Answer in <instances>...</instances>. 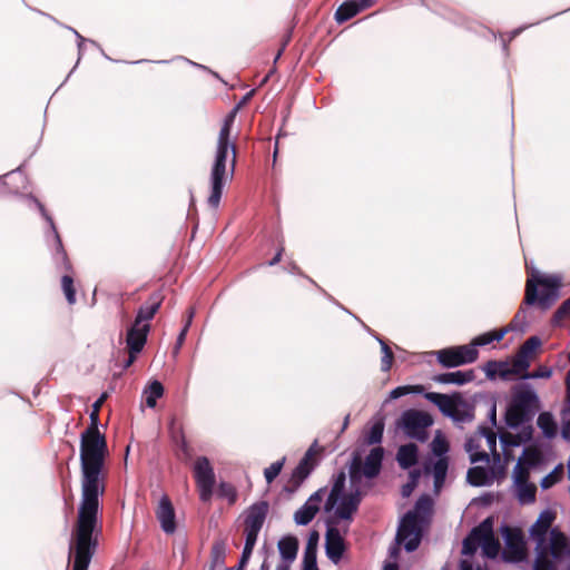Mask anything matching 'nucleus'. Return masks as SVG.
I'll use <instances>...</instances> for the list:
<instances>
[{"mask_svg": "<svg viewBox=\"0 0 570 570\" xmlns=\"http://www.w3.org/2000/svg\"><path fill=\"white\" fill-rule=\"evenodd\" d=\"M61 287L65 293L67 302L72 305L76 303V288L73 279L69 275H63L61 278Z\"/></svg>", "mask_w": 570, "mask_h": 570, "instance_id": "nucleus-40", "label": "nucleus"}, {"mask_svg": "<svg viewBox=\"0 0 570 570\" xmlns=\"http://www.w3.org/2000/svg\"><path fill=\"white\" fill-rule=\"evenodd\" d=\"M541 340L538 336H530L519 348L518 353L530 362L541 346Z\"/></svg>", "mask_w": 570, "mask_h": 570, "instance_id": "nucleus-34", "label": "nucleus"}, {"mask_svg": "<svg viewBox=\"0 0 570 570\" xmlns=\"http://www.w3.org/2000/svg\"><path fill=\"white\" fill-rule=\"evenodd\" d=\"M552 375V371L548 366H539L533 372H525L521 375V379H549Z\"/></svg>", "mask_w": 570, "mask_h": 570, "instance_id": "nucleus-51", "label": "nucleus"}, {"mask_svg": "<svg viewBox=\"0 0 570 570\" xmlns=\"http://www.w3.org/2000/svg\"><path fill=\"white\" fill-rule=\"evenodd\" d=\"M238 109L239 106H236L226 115L218 134L215 159L210 169V194L207 198L208 205L214 209L219 206L226 181L235 173L237 147L230 140V135Z\"/></svg>", "mask_w": 570, "mask_h": 570, "instance_id": "nucleus-2", "label": "nucleus"}, {"mask_svg": "<svg viewBox=\"0 0 570 570\" xmlns=\"http://www.w3.org/2000/svg\"><path fill=\"white\" fill-rule=\"evenodd\" d=\"M529 366L530 362L528 358L517 353L512 364H509V372H511V376L519 375L521 377L522 374L528 372Z\"/></svg>", "mask_w": 570, "mask_h": 570, "instance_id": "nucleus-39", "label": "nucleus"}, {"mask_svg": "<svg viewBox=\"0 0 570 570\" xmlns=\"http://www.w3.org/2000/svg\"><path fill=\"white\" fill-rule=\"evenodd\" d=\"M556 520V512L550 510L542 511L537 521L530 528V535L537 542L535 552L548 551L546 546V535Z\"/></svg>", "mask_w": 570, "mask_h": 570, "instance_id": "nucleus-15", "label": "nucleus"}, {"mask_svg": "<svg viewBox=\"0 0 570 570\" xmlns=\"http://www.w3.org/2000/svg\"><path fill=\"white\" fill-rule=\"evenodd\" d=\"M364 9L362 8V6H360L357 3L356 0H347L345 2H343L337 9H336V12H335V20L338 22V23H343L350 19H352L353 17H355L357 13H360L361 11H363Z\"/></svg>", "mask_w": 570, "mask_h": 570, "instance_id": "nucleus-28", "label": "nucleus"}, {"mask_svg": "<svg viewBox=\"0 0 570 570\" xmlns=\"http://www.w3.org/2000/svg\"><path fill=\"white\" fill-rule=\"evenodd\" d=\"M547 548L548 558L551 556L554 560H561L562 558L570 556L569 539L558 528L550 530V541Z\"/></svg>", "mask_w": 570, "mask_h": 570, "instance_id": "nucleus-20", "label": "nucleus"}, {"mask_svg": "<svg viewBox=\"0 0 570 570\" xmlns=\"http://www.w3.org/2000/svg\"><path fill=\"white\" fill-rule=\"evenodd\" d=\"M435 354L438 362L448 368L473 363L479 356L478 350L470 345L442 348Z\"/></svg>", "mask_w": 570, "mask_h": 570, "instance_id": "nucleus-9", "label": "nucleus"}, {"mask_svg": "<svg viewBox=\"0 0 570 570\" xmlns=\"http://www.w3.org/2000/svg\"><path fill=\"white\" fill-rule=\"evenodd\" d=\"M156 518L165 533L171 534L176 531L175 509L167 494L159 500Z\"/></svg>", "mask_w": 570, "mask_h": 570, "instance_id": "nucleus-18", "label": "nucleus"}, {"mask_svg": "<svg viewBox=\"0 0 570 570\" xmlns=\"http://www.w3.org/2000/svg\"><path fill=\"white\" fill-rule=\"evenodd\" d=\"M144 394L146 395V405L148 407H155L157 399L164 395V386L159 381H153L144 391Z\"/></svg>", "mask_w": 570, "mask_h": 570, "instance_id": "nucleus-33", "label": "nucleus"}, {"mask_svg": "<svg viewBox=\"0 0 570 570\" xmlns=\"http://www.w3.org/2000/svg\"><path fill=\"white\" fill-rule=\"evenodd\" d=\"M421 478V471L420 470H412L409 473V482L402 487V495L409 497L413 490L416 488L417 482Z\"/></svg>", "mask_w": 570, "mask_h": 570, "instance_id": "nucleus-48", "label": "nucleus"}, {"mask_svg": "<svg viewBox=\"0 0 570 570\" xmlns=\"http://www.w3.org/2000/svg\"><path fill=\"white\" fill-rule=\"evenodd\" d=\"M417 452L419 449L414 443L401 445L396 453L399 465L404 470L415 465L417 463Z\"/></svg>", "mask_w": 570, "mask_h": 570, "instance_id": "nucleus-25", "label": "nucleus"}, {"mask_svg": "<svg viewBox=\"0 0 570 570\" xmlns=\"http://www.w3.org/2000/svg\"><path fill=\"white\" fill-rule=\"evenodd\" d=\"M539 406L537 394L530 389L517 391L505 412V423L515 429L523 423L530 422Z\"/></svg>", "mask_w": 570, "mask_h": 570, "instance_id": "nucleus-3", "label": "nucleus"}, {"mask_svg": "<svg viewBox=\"0 0 570 570\" xmlns=\"http://www.w3.org/2000/svg\"><path fill=\"white\" fill-rule=\"evenodd\" d=\"M318 540H320L318 532L316 530L311 531L308 534V539H307L305 549L317 551Z\"/></svg>", "mask_w": 570, "mask_h": 570, "instance_id": "nucleus-58", "label": "nucleus"}, {"mask_svg": "<svg viewBox=\"0 0 570 570\" xmlns=\"http://www.w3.org/2000/svg\"><path fill=\"white\" fill-rule=\"evenodd\" d=\"M449 468V460L448 458H439L438 461L432 466V473L434 476V488L435 490H439L442 488L445 478L446 472Z\"/></svg>", "mask_w": 570, "mask_h": 570, "instance_id": "nucleus-31", "label": "nucleus"}, {"mask_svg": "<svg viewBox=\"0 0 570 570\" xmlns=\"http://www.w3.org/2000/svg\"><path fill=\"white\" fill-rule=\"evenodd\" d=\"M326 488H321L314 492L307 501L294 514V520L297 524H308L320 511V504L323 501Z\"/></svg>", "mask_w": 570, "mask_h": 570, "instance_id": "nucleus-16", "label": "nucleus"}, {"mask_svg": "<svg viewBox=\"0 0 570 570\" xmlns=\"http://www.w3.org/2000/svg\"><path fill=\"white\" fill-rule=\"evenodd\" d=\"M352 488V491L343 497L341 503L336 509L335 513L340 519H351L352 515L357 511L358 505L364 495V492L361 490L358 484Z\"/></svg>", "mask_w": 570, "mask_h": 570, "instance_id": "nucleus-19", "label": "nucleus"}, {"mask_svg": "<svg viewBox=\"0 0 570 570\" xmlns=\"http://www.w3.org/2000/svg\"><path fill=\"white\" fill-rule=\"evenodd\" d=\"M473 534L480 537V546L487 558L494 559L499 554L501 546L493 534L492 518L484 519L479 525L473 528Z\"/></svg>", "mask_w": 570, "mask_h": 570, "instance_id": "nucleus-14", "label": "nucleus"}, {"mask_svg": "<svg viewBox=\"0 0 570 570\" xmlns=\"http://www.w3.org/2000/svg\"><path fill=\"white\" fill-rule=\"evenodd\" d=\"M419 386H412V385H404V386H397L394 390L391 391L390 397L391 399H399L403 395L410 394L412 392H415Z\"/></svg>", "mask_w": 570, "mask_h": 570, "instance_id": "nucleus-54", "label": "nucleus"}, {"mask_svg": "<svg viewBox=\"0 0 570 570\" xmlns=\"http://www.w3.org/2000/svg\"><path fill=\"white\" fill-rule=\"evenodd\" d=\"M149 331V323L139 324L134 322L127 331V348L132 350L134 353H140L147 342Z\"/></svg>", "mask_w": 570, "mask_h": 570, "instance_id": "nucleus-22", "label": "nucleus"}, {"mask_svg": "<svg viewBox=\"0 0 570 570\" xmlns=\"http://www.w3.org/2000/svg\"><path fill=\"white\" fill-rule=\"evenodd\" d=\"M432 499L429 495H422L415 503L414 510L411 512H416L423 519V514H428L432 510Z\"/></svg>", "mask_w": 570, "mask_h": 570, "instance_id": "nucleus-46", "label": "nucleus"}, {"mask_svg": "<svg viewBox=\"0 0 570 570\" xmlns=\"http://www.w3.org/2000/svg\"><path fill=\"white\" fill-rule=\"evenodd\" d=\"M560 281L551 276H537L529 278L525 285L524 303L538 304L547 309L553 305L559 297Z\"/></svg>", "mask_w": 570, "mask_h": 570, "instance_id": "nucleus-4", "label": "nucleus"}, {"mask_svg": "<svg viewBox=\"0 0 570 570\" xmlns=\"http://www.w3.org/2000/svg\"><path fill=\"white\" fill-rule=\"evenodd\" d=\"M278 550L286 561H294L298 551V540L294 535H286L278 541Z\"/></svg>", "mask_w": 570, "mask_h": 570, "instance_id": "nucleus-27", "label": "nucleus"}, {"mask_svg": "<svg viewBox=\"0 0 570 570\" xmlns=\"http://www.w3.org/2000/svg\"><path fill=\"white\" fill-rule=\"evenodd\" d=\"M570 317V297L566 299L554 312L552 316V325L559 326L562 321Z\"/></svg>", "mask_w": 570, "mask_h": 570, "instance_id": "nucleus-41", "label": "nucleus"}, {"mask_svg": "<svg viewBox=\"0 0 570 570\" xmlns=\"http://www.w3.org/2000/svg\"><path fill=\"white\" fill-rule=\"evenodd\" d=\"M480 546V537L473 534V530L469 533L466 538L463 540L462 544V553L465 556H472L475 553L478 547Z\"/></svg>", "mask_w": 570, "mask_h": 570, "instance_id": "nucleus-42", "label": "nucleus"}, {"mask_svg": "<svg viewBox=\"0 0 570 570\" xmlns=\"http://www.w3.org/2000/svg\"><path fill=\"white\" fill-rule=\"evenodd\" d=\"M432 423L433 420L429 413L417 410L405 411L400 420V425L406 435L419 441H425L428 436L426 429L432 425Z\"/></svg>", "mask_w": 570, "mask_h": 570, "instance_id": "nucleus-10", "label": "nucleus"}, {"mask_svg": "<svg viewBox=\"0 0 570 570\" xmlns=\"http://www.w3.org/2000/svg\"><path fill=\"white\" fill-rule=\"evenodd\" d=\"M426 399L435 404L444 415L456 422H466L473 419L471 406L460 393L446 395L431 392L426 394Z\"/></svg>", "mask_w": 570, "mask_h": 570, "instance_id": "nucleus-5", "label": "nucleus"}, {"mask_svg": "<svg viewBox=\"0 0 570 570\" xmlns=\"http://www.w3.org/2000/svg\"><path fill=\"white\" fill-rule=\"evenodd\" d=\"M475 379V374L473 370L468 371H456V372H448L438 374L433 377L434 382L441 384H456L463 385L472 382Z\"/></svg>", "mask_w": 570, "mask_h": 570, "instance_id": "nucleus-24", "label": "nucleus"}, {"mask_svg": "<svg viewBox=\"0 0 570 570\" xmlns=\"http://www.w3.org/2000/svg\"><path fill=\"white\" fill-rule=\"evenodd\" d=\"M533 570H558L554 561L548 558V551L535 552Z\"/></svg>", "mask_w": 570, "mask_h": 570, "instance_id": "nucleus-37", "label": "nucleus"}, {"mask_svg": "<svg viewBox=\"0 0 570 570\" xmlns=\"http://www.w3.org/2000/svg\"><path fill=\"white\" fill-rule=\"evenodd\" d=\"M325 550L328 559L337 563L345 551L344 539L338 529L331 527L325 534Z\"/></svg>", "mask_w": 570, "mask_h": 570, "instance_id": "nucleus-23", "label": "nucleus"}, {"mask_svg": "<svg viewBox=\"0 0 570 570\" xmlns=\"http://www.w3.org/2000/svg\"><path fill=\"white\" fill-rule=\"evenodd\" d=\"M561 435L564 440L570 441V420L562 422Z\"/></svg>", "mask_w": 570, "mask_h": 570, "instance_id": "nucleus-64", "label": "nucleus"}, {"mask_svg": "<svg viewBox=\"0 0 570 570\" xmlns=\"http://www.w3.org/2000/svg\"><path fill=\"white\" fill-rule=\"evenodd\" d=\"M422 518L416 512H406L401 520L396 533V541L404 542V548L407 552L416 550L421 543Z\"/></svg>", "mask_w": 570, "mask_h": 570, "instance_id": "nucleus-7", "label": "nucleus"}, {"mask_svg": "<svg viewBox=\"0 0 570 570\" xmlns=\"http://www.w3.org/2000/svg\"><path fill=\"white\" fill-rule=\"evenodd\" d=\"M99 412L92 409L90 413V424L85 431H99L98 424H99Z\"/></svg>", "mask_w": 570, "mask_h": 570, "instance_id": "nucleus-60", "label": "nucleus"}, {"mask_svg": "<svg viewBox=\"0 0 570 570\" xmlns=\"http://www.w3.org/2000/svg\"><path fill=\"white\" fill-rule=\"evenodd\" d=\"M500 439L504 446H519L522 444V439L517 433L503 432L501 433Z\"/></svg>", "mask_w": 570, "mask_h": 570, "instance_id": "nucleus-52", "label": "nucleus"}, {"mask_svg": "<svg viewBox=\"0 0 570 570\" xmlns=\"http://www.w3.org/2000/svg\"><path fill=\"white\" fill-rule=\"evenodd\" d=\"M98 547L69 542V558H72L71 570H88Z\"/></svg>", "mask_w": 570, "mask_h": 570, "instance_id": "nucleus-17", "label": "nucleus"}, {"mask_svg": "<svg viewBox=\"0 0 570 570\" xmlns=\"http://www.w3.org/2000/svg\"><path fill=\"white\" fill-rule=\"evenodd\" d=\"M505 549L502 557L508 562H521L527 558V547L521 529L504 525L501 529Z\"/></svg>", "mask_w": 570, "mask_h": 570, "instance_id": "nucleus-12", "label": "nucleus"}, {"mask_svg": "<svg viewBox=\"0 0 570 570\" xmlns=\"http://www.w3.org/2000/svg\"><path fill=\"white\" fill-rule=\"evenodd\" d=\"M323 452V448L317 445L315 441L306 451L298 465L294 469L287 485V491H296L303 481L311 474L313 469L317 465V458Z\"/></svg>", "mask_w": 570, "mask_h": 570, "instance_id": "nucleus-8", "label": "nucleus"}, {"mask_svg": "<svg viewBox=\"0 0 570 570\" xmlns=\"http://www.w3.org/2000/svg\"><path fill=\"white\" fill-rule=\"evenodd\" d=\"M285 463V458L273 462L268 468L264 471V476L266 479V482L271 484L281 473L283 466Z\"/></svg>", "mask_w": 570, "mask_h": 570, "instance_id": "nucleus-45", "label": "nucleus"}, {"mask_svg": "<svg viewBox=\"0 0 570 570\" xmlns=\"http://www.w3.org/2000/svg\"><path fill=\"white\" fill-rule=\"evenodd\" d=\"M107 453V441L99 431H83L80 440L81 461V501L78 508L77 519L73 524L70 542L98 547L99 495L105 492V485L100 480Z\"/></svg>", "mask_w": 570, "mask_h": 570, "instance_id": "nucleus-1", "label": "nucleus"}, {"mask_svg": "<svg viewBox=\"0 0 570 570\" xmlns=\"http://www.w3.org/2000/svg\"><path fill=\"white\" fill-rule=\"evenodd\" d=\"M217 493L220 498L228 499L230 504H234L237 500L236 488L228 482H220Z\"/></svg>", "mask_w": 570, "mask_h": 570, "instance_id": "nucleus-44", "label": "nucleus"}, {"mask_svg": "<svg viewBox=\"0 0 570 570\" xmlns=\"http://www.w3.org/2000/svg\"><path fill=\"white\" fill-rule=\"evenodd\" d=\"M382 351H383V356L381 358V370L383 372H387V371H390V368L392 366V363L394 360V354H393L392 350L384 342H382Z\"/></svg>", "mask_w": 570, "mask_h": 570, "instance_id": "nucleus-50", "label": "nucleus"}, {"mask_svg": "<svg viewBox=\"0 0 570 570\" xmlns=\"http://www.w3.org/2000/svg\"><path fill=\"white\" fill-rule=\"evenodd\" d=\"M345 481H346L345 472L344 471L338 472L334 476V483H333V487L331 489V492L341 495L342 491L344 490V487H345Z\"/></svg>", "mask_w": 570, "mask_h": 570, "instance_id": "nucleus-53", "label": "nucleus"}, {"mask_svg": "<svg viewBox=\"0 0 570 570\" xmlns=\"http://www.w3.org/2000/svg\"><path fill=\"white\" fill-rule=\"evenodd\" d=\"M254 547H255L254 543L245 542L243 553H242V557L239 560V570L243 569L246 566V563L248 562V560L253 553Z\"/></svg>", "mask_w": 570, "mask_h": 570, "instance_id": "nucleus-56", "label": "nucleus"}, {"mask_svg": "<svg viewBox=\"0 0 570 570\" xmlns=\"http://www.w3.org/2000/svg\"><path fill=\"white\" fill-rule=\"evenodd\" d=\"M194 478L198 488L199 499L208 502L212 499L216 476L214 469L206 456H199L194 464Z\"/></svg>", "mask_w": 570, "mask_h": 570, "instance_id": "nucleus-11", "label": "nucleus"}, {"mask_svg": "<svg viewBox=\"0 0 570 570\" xmlns=\"http://www.w3.org/2000/svg\"><path fill=\"white\" fill-rule=\"evenodd\" d=\"M505 334H507L505 328L487 332V333H483V334L474 337L472 340L471 344H469V345L476 348V346H484V345L491 344L494 341L500 342L501 340H503Z\"/></svg>", "mask_w": 570, "mask_h": 570, "instance_id": "nucleus-30", "label": "nucleus"}, {"mask_svg": "<svg viewBox=\"0 0 570 570\" xmlns=\"http://www.w3.org/2000/svg\"><path fill=\"white\" fill-rule=\"evenodd\" d=\"M254 547H255L254 543L245 542L243 553H242V557L239 560V570L243 569L246 566V563L248 562V560L253 553Z\"/></svg>", "mask_w": 570, "mask_h": 570, "instance_id": "nucleus-57", "label": "nucleus"}, {"mask_svg": "<svg viewBox=\"0 0 570 570\" xmlns=\"http://www.w3.org/2000/svg\"><path fill=\"white\" fill-rule=\"evenodd\" d=\"M542 459L541 452L535 446H528L523 450V454L519 460H522L523 464L533 468L540 464Z\"/></svg>", "mask_w": 570, "mask_h": 570, "instance_id": "nucleus-36", "label": "nucleus"}, {"mask_svg": "<svg viewBox=\"0 0 570 570\" xmlns=\"http://www.w3.org/2000/svg\"><path fill=\"white\" fill-rule=\"evenodd\" d=\"M268 513V503L261 501L248 508L244 519L245 542L256 544L257 537L262 530Z\"/></svg>", "mask_w": 570, "mask_h": 570, "instance_id": "nucleus-13", "label": "nucleus"}, {"mask_svg": "<svg viewBox=\"0 0 570 570\" xmlns=\"http://www.w3.org/2000/svg\"><path fill=\"white\" fill-rule=\"evenodd\" d=\"M383 432H384V422L382 419H380L370 429V432L367 433V435L365 438V442L370 445L381 443L382 438H383Z\"/></svg>", "mask_w": 570, "mask_h": 570, "instance_id": "nucleus-38", "label": "nucleus"}, {"mask_svg": "<svg viewBox=\"0 0 570 570\" xmlns=\"http://www.w3.org/2000/svg\"><path fill=\"white\" fill-rule=\"evenodd\" d=\"M431 448L435 455L445 458L444 454L449 451L450 445L445 438L436 435L431 443Z\"/></svg>", "mask_w": 570, "mask_h": 570, "instance_id": "nucleus-47", "label": "nucleus"}, {"mask_svg": "<svg viewBox=\"0 0 570 570\" xmlns=\"http://www.w3.org/2000/svg\"><path fill=\"white\" fill-rule=\"evenodd\" d=\"M341 495L336 494V493H333V492H330L328 497H327V500L325 502V511L326 512H330L334 509V507L336 505L338 499H340Z\"/></svg>", "mask_w": 570, "mask_h": 570, "instance_id": "nucleus-61", "label": "nucleus"}, {"mask_svg": "<svg viewBox=\"0 0 570 570\" xmlns=\"http://www.w3.org/2000/svg\"><path fill=\"white\" fill-rule=\"evenodd\" d=\"M383 455L384 450L381 446L373 448L364 462L360 455H354L348 470L352 487L360 484L362 476L376 478L382 469Z\"/></svg>", "mask_w": 570, "mask_h": 570, "instance_id": "nucleus-6", "label": "nucleus"}, {"mask_svg": "<svg viewBox=\"0 0 570 570\" xmlns=\"http://www.w3.org/2000/svg\"><path fill=\"white\" fill-rule=\"evenodd\" d=\"M483 371L489 380H494L497 377L508 380L511 377L508 362L488 361L483 366Z\"/></svg>", "mask_w": 570, "mask_h": 570, "instance_id": "nucleus-26", "label": "nucleus"}, {"mask_svg": "<svg viewBox=\"0 0 570 570\" xmlns=\"http://www.w3.org/2000/svg\"><path fill=\"white\" fill-rule=\"evenodd\" d=\"M466 479L470 484L482 487L488 482V472L483 466H473L469 469Z\"/></svg>", "mask_w": 570, "mask_h": 570, "instance_id": "nucleus-35", "label": "nucleus"}, {"mask_svg": "<svg viewBox=\"0 0 570 570\" xmlns=\"http://www.w3.org/2000/svg\"><path fill=\"white\" fill-rule=\"evenodd\" d=\"M470 461L472 463H476V462H487L488 463L490 461V458L485 451H475L470 454Z\"/></svg>", "mask_w": 570, "mask_h": 570, "instance_id": "nucleus-59", "label": "nucleus"}, {"mask_svg": "<svg viewBox=\"0 0 570 570\" xmlns=\"http://www.w3.org/2000/svg\"><path fill=\"white\" fill-rule=\"evenodd\" d=\"M164 298L165 295L161 291L153 292L147 301L139 307L134 322L139 324L149 323L159 311Z\"/></svg>", "mask_w": 570, "mask_h": 570, "instance_id": "nucleus-21", "label": "nucleus"}, {"mask_svg": "<svg viewBox=\"0 0 570 570\" xmlns=\"http://www.w3.org/2000/svg\"><path fill=\"white\" fill-rule=\"evenodd\" d=\"M514 483L521 484L529 482L530 472L529 466L524 465L522 460H519L513 470Z\"/></svg>", "mask_w": 570, "mask_h": 570, "instance_id": "nucleus-43", "label": "nucleus"}, {"mask_svg": "<svg viewBox=\"0 0 570 570\" xmlns=\"http://www.w3.org/2000/svg\"><path fill=\"white\" fill-rule=\"evenodd\" d=\"M537 487L533 483L527 482L517 484V498L522 504H530L535 501Z\"/></svg>", "mask_w": 570, "mask_h": 570, "instance_id": "nucleus-32", "label": "nucleus"}, {"mask_svg": "<svg viewBox=\"0 0 570 570\" xmlns=\"http://www.w3.org/2000/svg\"><path fill=\"white\" fill-rule=\"evenodd\" d=\"M480 431L487 438V442L489 449L492 452V455L494 456V459L499 460L500 454L497 451V434L490 428L482 426Z\"/></svg>", "mask_w": 570, "mask_h": 570, "instance_id": "nucleus-49", "label": "nucleus"}, {"mask_svg": "<svg viewBox=\"0 0 570 570\" xmlns=\"http://www.w3.org/2000/svg\"><path fill=\"white\" fill-rule=\"evenodd\" d=\"M532 433H533V429H532V426L529 425V426L524 428L518 434L522 439V443H525V442H528V441H530L532 439Z\"/></svg>", "mask_w": 570, "mask_h": 570, "instance_id": "nucleus-63", "label": "nucleus"}, {"mask_svg": "<svg viewBox=\"0 0 570 570\" xmlns=\"http://www.w3.org/2000/svg\"><path fill=\"white\" fill-rule=\"evenodd\" d=\"M316 556H317V551L305 549L303 564L317 563Z\"/></svg>", "mask_w": 570, "mask_h": 570, "instance_id": "nucleus-62", "label": "nucleus"}, {"mask_svg": "<svg viewBox=\"0 0 570 570\" xmlns=\"http://www.w3.org/2000/svg\"><path fill=\"white\" fill-rule=\"evenodd\" d=\"M560 480V473L554 470L541 480L542 489H549Z\"/></svg>", "mask_w": 570, "mask_h": 570, "instance_id": "nucleus-55", "label": "nucleus"}, {"mask_svg": "<svg viewBox=\"0 0 570 570\" xmlns=\"http://www.w3.org/2000/svg\"><path fill=\"white\" fill-rule=\"evenodd\" d=\"M537 424L542 430L546 438L552 439L557 435L558 426L550 412L540 413Z\"/></svg>", "mask_w": 570, "mask_h": 570, "instance_id": "nucleus-29", "label": "nucleus"}]
</instances>
